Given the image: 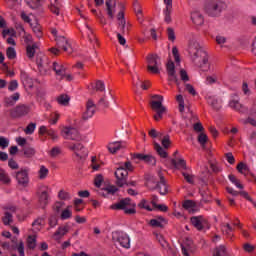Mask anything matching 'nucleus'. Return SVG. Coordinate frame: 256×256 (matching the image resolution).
<instances>
[{"label":"nucleus","mask_w":256,"mask_h":256,"mask_svg":"<svg viewBox=\"0 0 256 256\" xmlns=\"http://www.w3.org/2000/svg\"><path fill=\"white\" fill-rule=\"evenodd\" d=\"M188 53L192 63L196 67L203 68L204 65L209 63V56L207 52L203 50V47L197 42V40H190L188 44Z\"/></svg>","instance_id":"1"},{"label":"nucleus","mask_w":256,"mask_h":256,"mask_svg":"<svg viewBox=\"0 0 256 256\" xmlns=\"http://www.w3.org/2000/svg\"><path fill=\"white\" fill-rule=\"evenodd\" d=\"M134 169L135 168L130 161L120 164L114 173L117 187H125V183H127V179L129 177V171L132 172Z\"/></svg>","instance_id":"2"},{"label":"nucleus","mask_w":256,"mask_h":256,"mask_svg":"<svg viewBox=\"0 0 256 256\" xmlns=\"http://www.w3.org/2000/svg\"><path fill=\"white\" fill-rule=\"evenodd\" d=\"M225 9V3L221 0H206L204 4V12L208 17H220Z\"/></svg>","instance_id":"3"},{"label":"nucleus","mask_w":256,"mask_h":256,"mask_svg":"<svg viewBox=\"0 0 256 256\" xmlns=\"http://www.w3.org/2000/svg\"><path fill=\"white\" fill-rule=\"evenodd\" d=\"M135 207H137V204L131 201V198H124L119 202L112 204L110 209H113L114 211H123L125 215H135V213H137Z\"/></svg>","instance_id":"4"},{"label":"nucleus","mask_w":256,"mask_h":256,"mask_svg":"<svg viewBox=\"0 0 256 256\" xmlns=\"http://www.w3.org/2000/svg\"><path fill=\"white\" fill-rule=\"evenodd\" d=\"M152 99H157V100H152L150 102L152 111L156 112V114L153 117L156 121H161V119H163V115L167 113V108L163 106V96L154 95L152 96Z\"/></svg>","instance_id":"5"},{"label":"nucleus","mask_w":256,"mask_h":256,"mask_svg":"<svg viewBox=\"0 0 256 256\" xmlns=\"http://www.w3.org/2000/svg\"><path fill=\"white\" fill-rule=\"evenodd\" d=\"M159 181L156 184H146V187L150 189V191H155L157 189L160 195H167L169 193V186L167 185V180L163 175V172H158Z\"/></svg>","instance_id":"6"},{"label":"nucleus","mask_w":256,"mask_h":256,"mask_svg":"<svg viewBox=\"0 0 256 256\" xmlns=\"http://www.w3.org/2000/svg\"><path fill=\"white\" fill-rule=\"evenodd\" d=\"M147 70L154 75L161 73V57L157 54H149L147 56Z\"/></svg>","instance_id":"7"},{"label":"nucleus","mask_w":256,"mask_h":256,"mask_svg":"<svg viewBox=\"0 0 256 256\" xmlns=\"http://www.w3.org/2000/svg\"><path fill=\"white\" fill-rule=\"evenodd\" d=\"M31 108L25 104H18L16 107L9 110L11 119H21L25 115H29Z\"/></svg>","instance_id":"8"},{"label":"nucleus","mask_w":256,"mask_h":256,"mask_svg":"<svg viewBox=\"0 0 256 256\" xmlns=\"http://www.w3.org/2000/svg\"><path fill=\"white\" fill-rule=\"evenodd\" d=\"M61 135L62 137L70 141H83V137L81 136V133H79V130H77V128L65 127L61 131Z\"/></svg>","instance_id":"9"},{"label":"nucleus","mask_w":256,"mask_h":256,"mask_svg":"<svg viewBox=\"0 0 256 256\" xmlns=\"http://www.w3.org/2000/svg\"><path fill=\"white\" fill-rule=\"evenodd\" d=\"M114 241H117L121 247L124 249H130L131 248V239L129 238V235H127L124 232H115L113 235Z\"/></svg>","instance_id":"10"},{"label":"nucleus","mask_w":256,"mask_h":256,"mask_svg":"<svg viewBox=\"0 0 256 256\" xmlns=\"http://www.w3.org/2000/svg\"><path fill=\"white\" fill-rule=\"evenodd\" d=\"M15 179L20 187H29V170L21 169L16 172Z\"/></svg>","instance_id":"11"},{"label":"nucleus","mask_w":256,"mask_h":256,"mask_svg":"<svg viewBox=\"0 0 256 256\" xmlns=\"http://www.w3.org/2000/svg\"><path fill=\"white\" fill-rule=\"evenodd\" d=\"M96 109H97V104H95V102H93L91 99H89L86 102V109L82 113L83 121H89V119H91V117H93V115H95Z\"/></svg>","instance_id":"12"},{"label":"nucleus","mask_w":256,"mask_h":256,"mask_svg":"<svg viewBox=\"0 0 256 256\" xmlns=\"http://www.w3.org/2000/svg\"><path fill=\"white\" fill-rule=\"evenodd\" d=\"M70 151H73L79 159H83V157H87L88 152L85 146L82 143H73L69 146Z\"/></svg>","instance_id":"13"},{"label":"nucleus","mask_w":256,"mask_h":256,"mask_svg":"<svg viewBox=\"0 0 256 256\" xmlns=\"http://www.w3.org/2000/svg\"><path fill=\"white\" fill-rule=\"evenodd\" d=\"M56 45L58 49H62V51H65L66 53H73V48L71 47V44H69V40L64 36L56 37Z\"/></svg>","instance_id":"14"},{"label":"nucleus","mask_w":256,"mask_h":256,"mask_svg":"<svg viewBox=\"0 0 256 256\" xmlns=\"http://www.w3.org/2000/svg\"><path fill=\"white\" fill-rule=\"evenodd\" d=\"M166 71L168 73V81H174L175 84L179 85V78L177 77V72L175 71V63L169 61L166 65Z\"/></svg>","instance_id":"15"},{"label":"nucleus","mask_w":256,"mask_h":256,"mask_svg":"<svg viewBox=\"0 0 256 256\" xmlns=\"http://www.w3.org/2000/svg\"><path fill=\"white\" fill-rule=\"evenodd\" d=\"M106 13L109 19H115V11L117 9V0H105Z\"/></svg>","instance_id":"16"},{"label":"nucleus","mask_w":256,"mask_h":256,"mask_svg":"<svg viewBox=\"0 0 256 256\" xmlns=\"http://www.w3.org/2000/svg\"><path fill=\"white\" fill-rule=\"evenodd\" d=\"M133 159H138V161H144V163H148L149 165H155L157 163V160H155V157L152 155H145L141 153L133 154Z\"/></svg>","instance_id":"17"},{"label":"nucleus","mask_w":256,"mask_h":256,"mask_svg":"<svg viewBox=\"0 0 256 256\" xmlns=\"http://www.w3.org/2000/svg\"><path fill=\"white\" fill-rule=\"evenodd\" d=\"M39 205L42 209H45L49 205V192L47 190H42L38 197Z\"/></svg>","instance_id":"18"},{"label":"nucleus","mask_w":256,"mask_h":256,"mask_svg":"<svg viewBox=\"0 0 256 256\" xmlns=\"http://www.w3.org/2000/svg\"><path fill=\"white\" fill-rule=\"evenodd\" d=\"M52 69L58 77H61V79H63L65 77V73H67V68L64 67L63 64H59L57 62H53Z\"/></svg>","instance_id":"19"},{"label":"nucleus","mask_w":256,"mask_h":256,"mask_svg":"<svg viewBox=\"0 0 256 256\" xmlns=\"http://www.w3.org/2000/svg\"><path fill=\"white\" fill-rule=\"evenodd\" d=\"M206 101L208 105H211V107L215 109V111H219V109H221V103L215 96L207 95Z\"/></svg>","instance_id":"20"},{"label":"nucleus","mask_w":256,"mask_h":256,"mask_svg":"<svg viewBox=\"0 0 256 256\" xmlns=\"http://www.w3.org/2000/svg\"><path fill=\"white\" fill-rule=\"evenodd\" d=\"M69 231V226H61L54 233L53 237L55 241H61L65 234Z\"/></svg>","instance_id":"21"},{"label":"nucleus","mask_w":256,"mask_h":256,"mask_svg":"<svg viewBox=\"0 0 256 256\" xmlns=\"http://www.w3.org/2000/svg\"><path fill=\"white\" fill-rule=\"evenodd\" d=\"M20 79L24 85V87H29L30 89L33 88V79L29 77V74L25 71L20 72Z\"/></svg>","instance_id":"22"},{"label":"nucleus","mask_w":256,"mask_h":256,"mask_svg":"<svg viewBox=\"0 0 256 256\" xmlns=\"http://www.w3.org/2000/svg\"><path fill=\"white\" fill-rule=\"evenodd\" d=\"M229 106L231 109H235V111H238L239 113H247V107L240 104L239 100H231L229 102Z\"/></svg>","instance_id":"23"},{"label":"nucleus","mask_w":256,"mask_h":256,"mask_svg":"<svg viewBox=\"0 0 256 256\" xmlns=\"http://www.w3.org/2000/svg\"><path fill=\"white\" fill-rule=\"evenodd\" d=\"M190 221L198 231H203V216H193Z\"/></svg>","instance_id":"24"},{"label":"nucleus","mask_w":256,"mask_h":256,"mask_svg":"<svg viewBox=\"0 0 256 256\" xmlns=\"http://www.w3.org/2000/svg\"><path fill=\"white\" fill-rule=\"evenodd\" d=\"M19 97H21V96L18 92L14 93L10 97H5L4 98L5 107H13V105H15V103H17Z\"/></svg>","instance_id":"25"},{"label":"nucleus","mask_w":256,"mask_h":256,"mask_svg":"<svg viewBox=\"0 0 256 256\" xmlns=\"http://www.w3.org/2000/svg\"><path fill=\"white\" fill-rule=\"evenodd\" d=\"M191 20L193 21L194 25H203V23H205L203 14L200 12H197V11H195L191 14Z\"/></svg>","instance_id":"26"},{"label":"nucleus","mask_w":256,"mask_h":256,"mask_svg":"<svg viewBox=\"0 0 256 256\" xmlns=\"http://www.w3.org/2000/svg\"><path fill=\"white\" fill-rule=\"evenodd\" d=\"M0 182L3 185H11V177L3 168H0Z\"/></svg>","instance_id":"27"},{"label":"nucleus","mask_w":256,"mask_h":256,"mask_svg":"<svg viewBox=\"0 0 256 256\" xmlns=\"http://www.w3.org/2000/svg\"><path fill=\"white\" fill-rule=\"evenodd\" d=\"M49 9L54 15H61V3H59L57 0H54V3L50 4Z\"/></svg>","instance_id":"28"},{"label":"nucleus","mask_w":256,"mask_h":256,"mask_svg":"<svg viewBox=\"0 0 256 256\" xmlns=\"http://www.w3.org/2000/svg\"><path fill=\"white\" fill-rule=\"evenodd\" d=\"M121 147H122L121 142H111L108 144L107 149L109 153H111L112 155H115V153H117V151H119Z\"/></svg>","instance_id":"29"},{"label":"nucleus","mask_w":256,"mask_h":256,"mask_svg":"<svg viewBox=\"0 0 256 256\" xmlns=\"http://www.w3.org/2000/svg\"><path fill=\"white\" fill-rule=\"evenodd\" d=\"M26 245L28 249H31L32 251L35 250V248L37 247V236L35 235L28 236L26 240Z\"/></svg>","instance_id":"30"},{"label":"nucleus","mask_w":256,"mask_h":256,"mask_svg":"<svg viewBox=\"0 0 256 256\" xmlns=\"http://www.w3.org/2000/svg\"><path fill=\"white\" fill-rule=\"evenodd\" d=\"M171 164L175 167V169H187V162L185 159H179L178 161L172 159Z\"/></svg>","instance_id":"31"},{"label":"nucleus","mask_w":256,"mask_h":256,"mask_svg":"<svg viewBox=\"0 0 256 256\" xmlns=\"http://www.w3.org/2000/svg\"><path fill=\"white\" fill-rule=\"evenodd\" d=\"M30 27H32V31L35 33L38 39H41V37H43V32L41 31V25H39V23H30Z\"/></svg>","instance_id":"32"},{"label":"nucleus","mask_w":256,"mask_h":256,"mask_svg":"<svg viewBox=\"0 0 256 256\" xmlns=\"http://www.w3.org/2000/svg\"><path fill=\"white\" fill-rule=\"evenodd\" d=\"M37 49H38L37 44L28 45L26 47V55L28 59H33V57H35V52L37 51Z\"/></svg>","instance_id":"33"},{"label":"nucleus","mask_w":256,"mask_h":256,"mask_svg":"<svg viewBox=\"0 0 256 256\" xmlns=\"http://www.w3.org/2000/svg\"><path fill=\"white\" fill-rule=\"evenodd\" d=\"M197 141L201 145L202 149H206V145H207V141H209V137L207 136V134L201 132L198 135Z\"/></svg>","instance_id":"34"},{"label":"nucleus","mask_w":256,"mask_h":256,"mask_svg":"<svg viewBox=\"0 0 256 256\" xmlns=\"http://www.w3.org/2000/svg\"><path fill=\"white\" fill-rule=\"evenodd\" d=\"M154 149L156 153H158V155L162 157V159H167L168 157L167 151H165V149H163V147H161L159 143L157 142L154 143Z\"/></svg>","instance_id":"35"},{"label":"nucleus","mask_w":256,"mask_h":256,"mask_svg":"<svg viewBox=\"0 0 256 256\" xmlns=\"http://www.w3.org/2000/svg\"><path fill=\"white\" fill-rule=\"evenodd\" d=\"M238 173H241V175H247L249 173V166L245 164L244 162H240L236 167Z\"/></svg>","instance_id":"36"},{"label":"nucleus","mask_w":256,"mask_h":256,"mask_svg":"<svg viewBox=\"0 0 256 256\" xmlns=\"http://www.w3.org/2000/svg\"><path fill=\"white\" fill-rule=\"evenodd\" d=\"M49 175V169L45 166H40V170L38 171V177L39 179H47V176Z\"/></svg>","instance_id":"37"},{"label":"nucleus","mask_w":256,"mask_h":256,"mask_svg":"<svg viewBox=\"0 0 256 256\" xmlns=\"http://www.w3.org/2000/svg\"><path fill=\"white\" fill-rule=\"evenodd\" d=\"M69 101L70 98L65 94H62L57 98V102L59 103V105H63L64 107H67V105H69Z\"/></svg>","instance_id":"38"},{"label":"nucleus","mask_w":256,"mask_h":256,"mask_svg":"<svg viewBox=\"0 0 256 256\" xmlns=\"http://www.w3.org/2000/svg\"><path fill=\"white\" fill-rule=\"evenodd\" d=\"M13 221V214L11 212L6 211L4 213V217L2 218V222L4 225H11V222Z\"/></svg>","instance_id":"39"},{"label":"nucleus","mask_w":256,"mask_h":256,"mask_svg":"<svg viewBox=\"0 0 256 256\" xmlns=\"http://www.w3.org/2000/svg\"><path fill=\"white\" fill-rule=\"evenodd\" d=\"M182 207L189 211V209H195V207H197V204L193 200H185L182 204Z\"/></svg>","instance_id":"40"},{"label":"nucleus","mask_w":256,"mask_h":256,"mask_svg":"<svg viewBox=\"0 0 256 256\" xmlns=\"http://www.w3.org/2000/svg\"><path fill=\"white\" fill-rule=\"evenodd\" d=\"M176 101L179 104V111L183 113L185 111V100L183 99V95L179 94L176 96Z\"/></svg>","instance_id":"41"},{"label":"nucleus","mask_w":256,"mask_h":256,"mask_svg":"<svg viewBox=\"0 0 256 256\" xmlns=\"http://www.w3.org/2000/svg\"><path fill=\"white\" fill-rule=\"evenodd\" d=\"M12 249H17L20 256H25V243L22 240L19 241L18 245L12 247Z\"/></svg>","instance_id":"42"},{"label":"nucleus","mask_w":256,"mask_h":256,"mask_svg":"<svg viewBox=\"0 0 256 256\" xmlns=\"http://www.w3.org/2000/svg\"><path fill=\"white\" fill-rule=\"evenodd\" d=\"M228 178H229V181H231V183H233V185H235L238 189H243L241 181H239V179H237L235 175L230 174Z\"/></svg>","instance_id":"43"},{"label":"nucleus","mask_w":256,"mask_h":256,"mask_svg":"<svg viewBox=\"0 0 256 256\" xmlns=\"http://www.w3.org/2000/svg\"><path fill=\"white\" fill-rule=\"evenodd\" d=\"M133 7L138 19H141V17H143V10L141 9V4H139V2H134Z\"/></svg>","instance_id":"44"},{"label":"nucleus","mask_w":256,"mask_h":256,"mask_svg":"<svg viewBox=\"0 0 256 256\" xmlns=\"http://www.w3.org/2000/svg\"><path fill=\"white\" fill-rule=\"evenodd\" d=\"M223 233L227 235L228 237H233V227H231L230 224H226L222 227Z\"/></svg>","instance_id":"45"},{"label":"nucleus","mask_w":256,"mask_h":256,"mask_svg":"<svg viewBox=\"0 0 256 256\" xmlns=\"http://www.w3.org/2000/svg\"><path fill=\"white\" fill-rule=\"evenodd\" d=\"M58 197L62 201H69V199H71V194H69L68 192H66L64 190H60L58 193Z\"/></svg>","instance_id":"46"},{"label":"nucleus","mask_w":256,"mask_h":256,"mask_svg":"<svg viewBox=\"0 0 256 256\" xmlns=\"http://www.w3.org/2000/svg\"><path fill=\"white\" fill-rule=\"evenodd\" d=\"M72 215H73V212L69 210V206H68L65 210L62 211L61 219L62 220L71 219Z\"/></svg>","instance_id":"47"},{"label":"nucleus","mask_w":256,"mask_h":256,"mask_svg":"<svg viewBox=\"0 0 256 256\" xmlns=\"http://www.w3.org/2000/svg\"><path fill=\"white\" fill-rule=\"evenodd\" d=\"M138 207L140 209H146V211H153V208H151V206L149 205V203H147V200L142 199L140 201V203L138 204Z\"/></svg>","instance_id":"48"},{"label":"nucleus","mask_w":256,"mask_h":256,"mask_svg":"<svg viewBox=\"0 0 256 256\" xmlns=\"http://www.w3.org/2000/svg\"><path fill=\"white\" fill-rule=\"evenodd\" d=\"M6 55L8 59H15V57H17V52L15 51V48L8 47L6 50Z\"/></svg>","instance_id":"49"},{"label":"nucleus","mask_w":256,"mask_h":256,"mask_svg":"<svg viewBox=\"0 0 256 256\" xmlns=\"http://www.w3.org/2000/svg\"><path fill=\"white\" fill-rule=\"evenodd\" d=\"M214 256H227V248H225V246H219L216 248Z\"/></svg>","instance_id":"50"},{"label":"nucleus","mask_w":256,"mask_h":256,"mask_svg":"<svg viewBox=\"0 0 256 256\" xmlns=\"http://www.w3.org/2000/svg\"><path fill=\"white\" fill-rule=\"evenodd\" d=\"M37 127V124L35 123H30L25 129L26 135H33L35 133V128Z\"/></svg>","instance_id":"51"},{"label":"nucleus","mask_w":256,"mask_h":256,"mask_svg":"<svg viewBox=\"0 0 256 256\" xmlns=\"http://www.w3.org/2000/svg\"><path fill=\"white\" fill-rule=\"evenodd\" d=\"M167 35H168L169 41H171L172 43H175L176 36H175V30L173 28L169 27L167 29Z\"/></svg>","instance_id":"52"},{"label":"nucleus","mask_w":256,"mask_h":256,"mask_svg":"<svg viewBox=\"0 0 256 256\" xmlns=\"http://www.w3.org/2000/svg\"><path fill=\"white\" fill-rule=\"evenodd\" d=\"M104 191H106L107 195H115V193L119 191V188H117V186H108Z\"/></svg>","instance_id":"53"},{"label":"nucleus","mask_w":256,"mask_h":256,"mask_svg":"<svg viewBox=\"0 0 256 256\" xmlns=\"http://www.w3.org/2000/svg\"><path fill=\"white\" fill-rule=\"evenodd\" d=\"M172 54H173V57L175 59V62L176 63H181V58L179 56V49H177V46H174L172 48Z\"/></svg>","instance_id":"54"},{"label":"nucleus","mask_w":256,"mask_h":256,"mask_svg":"<svg viewBox=\"0 0 256 256\" xmlns=\"http://www.w3.org/2000/svg\"><path fill=\"white\" fill-rule=\"evenodd\" d=\"M182 175H183L185 181H187V183H190V185H193V183H195L193 175H190L187 172H182Z\"/></svg>","instance_id":"55"},{"label":"nucleus","mask_w":256,"mask_h":256,"mask_svg":"<svg viewBox=\"0 0 256 256\" xmlns=\"http://www.w3.org/2000/svg\"><path fill=\"white\" fill-rule=\"evenodd\" d=\"M162 145L164 149H169V146L171 145V139L169 135H166L162 139Z\"/></svg>","instance_id":"56"},{"label":"nucleus","mask_w":256,"mask_h":256,"mask_svg":"<svg viewBox=\"0 0 256 256\" xmlns=\"http://www.w3.org/2000/svg\"><path fill=\"white\" fill-rule=\"evenodd\" d=\"M99 107H104V109H107L109 107V101L103 96L102 98L99 99L98 104Z\"/></svg>","instance_id":"57"},{"label":"nucleus","mask_w":256,"mask_h":256,"mask_svg":"<svg viewBox=\"0 0 256 256\" xmlns=\"http://www.w3.org/2000/svg\"><path fill=\"white\" fill-rule=\"evenodd\" d=\"M95 89H96V91H100V92L105 91V83L101 80H97L96 85H95Z\"/></svg>","instance_id":"58"},{"label":"nucleus","mask_w":256,"mask_h":256,"mask_svg":"<svg viewBox=\"0 0 256 256\" xmlns=\"http://www.w3.org/2000/svg\"><path fill=\"white\" fill-rule=\"evenodd\" d=\"M151 227H159L160 229H163V222H161L159 219H152L150 220Z\"/></svg>","instance_id":"59"},{"label":"nucleus","mask_w":256,"mask_h":256,"mask_svg":"<svg viewBox=\"0 0 256 256\" xmlns=\"http://www.w3.org/2000/svg\"><path fill=\"white\" fill-rule=\"evenodd\" d=\"M185 89L186 91H188V93L190 95H192L193 97H195V95H197V91L195 90V88L193 87V85L191 84H185Z\"/></svg>","instance_id":"60"},{"label":"nucleus","mask_w":256,"mask_h":256,"mask_svg":"<svg viewBox=\"0 0 256 256\" xmlns=\"http://www.w3.org/2000/svg\"><path fill=\"white\" fill-rule=\"evenodd\" d=\"M24 155L25 157H33L35 155V149L31 147L24 148Z\"/></svg>","instance_id":"61"},{"label":"nucleus","mask_w":256,"mask_h":256,"mask_svg":"<svg viewBox=\"0 0 256 256\" xmlns=\"http://www.w3.org/2000/svg\"><path fill=\"white\" fill-rule=\"evenodd\" d=\"M0 147L1 149H7L9 147V140L3 136L0 137Z\"/></svg>","instance_id":"62"},{"label":"nucleus","mask_w":256,"mask_h":256,"mask_svg":"<svg viewBox=\"0 0 256 256\" xmlns=\"http://www.w3.org/2000/svg\"><path fill=\"white\" fill-rule=\"evenodd\" d=\"M103 183V175L97 174L94 179V185L96 187H101V184Z\"/></svg>","instance_id":"63"},{"label":"nucleus","mask_w":256,"mask_h":256,"mask_svg":"<svg viewBox=\"0 0 256 256\" xmlns=\"http://www.w3.org/2000/svg\"><path fill=\"white\" fill-rule=\"evenodd\" d=\"M58 155H61V148L54 147L50 151V157H57Z\"/></svg>","instance_id":"64"}]
</instances>
